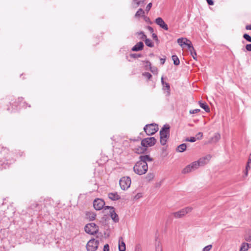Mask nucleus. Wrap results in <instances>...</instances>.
<instances>
[{
  "label": "nucleus",
  "mask_w": 251,
  "mask_h": 251,
  "mask_svg": "<svg viewBox=\"0 0 251 251\" xmlns=\"http://www.w3.org/2000/svg\"><path fill=\"white\" fill-rule=\"evenodd\" d=\"M152 160V158L149 155L140 156L139 161L135 164L133 167L134 172L139 175L145 174L148 169L147 162H151Z\"/></svg>",
  "instance_id": "obj_1"
},
{
  "label": "nucleus",
  "mask_w": 251,
  "mask_h": 251,
  "mask_svg": "<svg viewBox=\"0 0 251 251\" xmlns=\"http://www.w3.org/2000/svg\"><path fill=\"white\" fill-rule=\"evenodd\" d=\"M170 126L165 125L160 131V143L162 145L166 144L170 135Z\"/></svg>",
  "instance_id": "obj_2"
},
{
  "label": "nucleus",
  "mask_w": 251,
  "mask_h": 251,
  "mask_svg": "<svg viewBox=\"0 0 251 251\" xmlns=\"http://www.w3.org/2000/svg\"><path fill=\"white\" fill-rule=\"evenodd\" d=\"M144 130L148 135H151L155 134L158 131V126L156 124H149L144 127Z\"/></svg>",
  "instance_id": "obj_3"
},
{
  "label": "nucleus",
  "mask_w": 251,
  "mask_h": 251,
  "mask_svg": "<svg viewBox=\"0 0 251 251\" xmlns=\"http://www.w3.org/2000/svg\"><path fill=\"white\" fill-rule=\"evenodd\" d=\"M84 229L86 232L91 235L96 234L99 231L98 226L93 223L87 224Z\"/></svg>",
  "instance_id": "obj_4"
},
{
  "label": "nucleus",
  "mask_w": 251,
  "mask_h": 251,
  "mask_svg": "<svg viewBox=\"0 0 251 251\" xmlns=\"http://www.w3.org/2000/svg\"><path fill=\"white\" fill-rule=\"evenodd\" d=\"M99 241L95 239L90 240L87 245L86 249L87 251H96L98 248Z\"/></svg>",
  "instance_id": "obj_5"
},
{
  "label": "nucleus",
  "mask_w": 251,
  "mask_h": 251,
  "mask_svg": "<svg viewBox=\"0 0 251 251\" xmlns=\"http://www.w3.org/2000/svg\"><path fill=\"white\" fill-rule=\"evenodd\" d=\"M119 183L122 190H127L131 185V179L128 176L123 177L120 179Z\"/></svg>",
  "instance_id": "obj_6"
},
{
  "label": "nucleus",
  "mask_w": 251,
  "mask_h": 251,
  "mask_svg": "<svg viewBox=\"0 0 251 251\" xmlns=\"http://www.w3.org/2000/svg\"><path fill=\"white\" fill-rule=\"evenodd\" d=\"M192 209L193 208L191 207H187L178 211L172 213V215L176 218H180L185 216L186 214L191 212Z\"/></svg>",
  "instance_id": "obj_7"
},
{
  "label": "nucleus",
  "mask_w": 251,
  "mask_h": 251,
  "mask_svg": "<svg viewBox=\"0 0 251 251\" xmlns=\"http://www.w3.org/2000/svg\"><path fill=\"white\" fill-rule=\"evenodd\" d=\"M199 168V166L198 165V163H197L196 161H194L191 164L187 165L182 170V174H187L189 173H190L192 171H195V170Z\"/></svg>",
  "instance_id": "obj_8"
},
{
  "label": "nucleus",
  "mask_w": 251,
  "mask_h": 251,
  "mask_svg": "<svg viewBox=\"0 0 251 251\" xmlns=\"http://www.w3.org/2000/svg\"><path fill=\"white\" fill-rule=\"evenodd\" d=\"M156 142V140L155 138L149 137L143 139L141 142V145L144 147L148 148L154 145Z\"/></svg>",
  "instance_id": "obj_9"
},
{
  "label": "nucleus",
  "mask_w": 251,
  "mask_h": 251,
  "mask_svg": "<svg viewBox=\"0 0 251 251\" xmlns=\"http://www.w3.org/2000/svg\"><path fill=\"white\" fill-rule=\"evenodd\" d=\"M212 156L210 154H207L199 158L198 161H196L199 167L204 166L208 164Z\"/></svg>",
  "instance_id": "obj_10"
},
{
  "label": "nucleus",
  "mask_w": 251,
  "mask_h": 251,
  "mask_svg": "<svg viewBox=\"0 0 251 251\" xmlns=\"http://www.w3.org/2000/svg\"><path fill=\"white\" fill-rule=\"evenodd\" d=\"M105 204L104 201L101 199H97L94 200L93 202V206L94 208L97 210L101 209Z\"/></svg>",
  "instance_id": "obj_11"
},
{
  "label": "nucleus",
  "mask_w": 251,
  "mask_h": 251,
  "mask_svg": "<svg viewBox=\"0 0 251 251\" xmlns=\"http://www.w3.org/2000/svg\"><path fill=\"white\" fill-rule=\"evenodd\" d=\"M138 34L139 35H142V37L141 38V39L145 40V44L147 46L151 47V48H152L154 46L153 43L151 42V41L150 39H148L147 38L146 35L144 34V32H138Z\"/></svg>",
  "instance_id": "obj_12"
},
{
  "label": "nucleus",
  "mask_w": 251,
  "mask_h": 251,
  "mask_svg": "<svg viewBox=\"0 0 251 251\" xmlns=\"http://www.w3.org/2000/svg\"><path fill=\"white\" fill-rule=\"evenodd\" d=\"M155 23L164 30H168V27L167 25L165 24V23L161 18L158 17L156 18L155 20Z\"/></svg>",
  "instance_id": "obj_13"
},
{
  "label": "nucleus",
  "mask_w": 251,
  "mask_h": 251,
  "mask_svg": "<svg viewBox=\"0 0 251 251\" xmlns=\"http://www.w3.org/2000/svg\"><path fill=\"white\" fill-rule=\"evenodd\" d=\"M161 80L163 86V90L164 91V93H166V96L170 95V87L169 84L165 81V79Z\"/></svg>",
  "instance_id": "obj_14"
},
{
  "label": "nucleus",
  "mask_w": 251,
  "mask_h": 251,
  "mask_svg": "<svg viewBox=\"0 0 251 251\" xmlns=\"http://www.w3.org/2000/svg\"><path fill=\"white\" fill-rule=\"evenodd\" d=\"M126 244L124 241L123 238L120 237L119 239V251H126Z\"/></svg>",
  "instance_id": "obj_15"
},
{
  "label": "nucleus",
  "mask_w": 251,
  "mask_h": 251,
  "mask_svg": "<svg viewBox=\"0 0 251 251\" xmlns=\"http://www.w3.org/2000/svg\"><path fill=\"white\" fill-rule=\"evenodd\" d=\"M110 216L112 219L115 222H118L119 220L118 215L115 212V210L114 208H111V211H110Z\"/></svg>",
  "instance_id": "obj_16"
},
{
  "label": "nucleus",
  "mask_w": 251,
  "mask_h": 251,
  "mask_svg": "<svg viewBox=\"0 0 251 251\" xmlns=\"http://www.w3.org/2000/svg\"><path fill=\"white\" fill-rule=\"evenodd\" d=\"M144 44L143 42H139L136 44L132 48V50L134 51H138L143 50Z\"/></svg>",
  "instance_id": "obj_17"
},
{
  "label": "nucleus",
  "mask_w": 251,
  "mask_h": 251,
  "mask_svg": "<svg viewBox=\"0 0 251 251\" xmlns=\"http://www.w3.org/2000/svg\"><path fill=\"white\" fill-rule=\"evenodd\" d=\"M96 214L94 212L88 211L86 212V218L90 221H93L95 219Z\"/></svg>",
  "instance_id": "obj_18"
},
{
  "label": "nucleus",
  "mask_w": 251,
  "mask_h": 251,
  "mask_svg": "<svg viewBox=\"0 0 251 251\" xmlns=\"http://www.w3.org/2000/svg\"><path fill=\"white\" fill-rule=\"evenodd\" d=\"M108 198L112 201H116L120 199V196L117 193H110L108 195Z\"/></svg>",
  "instance_id": "obj_19"
},
{
  "label": "nucleus",
  "mask_w": 251,
  "mask_h": 251,
  "mask_svg": "<svg viewBox=\"0 0 251 251\" xmlns=\"http://www.w3.org/2000/svg\"><path fill=\"white\" fill-rule=\"evenodd\" d=\"M145 0H133L132 4L133 7L137 8L140 5L144 3Z\"/></svg>",
  "instance_id": "obj_20"
},
{
  "label": "nucleus",
  "mask_w": 251,
  "mask_h": 251,
  "mask_svg": "<svg viewBox=\"0 0 251 251\" xmlns=\"http://www.w3.org/2000/svg\"><path fill=\"white\" fill-rule=\"evenodd\" d=\"M251 245L247 243H243L241 245L240 251H247Z\"/></svg>",
  "instance_id": "obj_21"
},
{
  "label": "nucleus",
  "mask_w": 251,
  "mask_h": 251,
  "mask_svg": "<svg viewBox=\"0 0 251 251\" xmlns=\"http://www.w3.org/2000/svg\"><path fill=\"white\" fill-rule=\"evenodd\" d=\"M187 146L185 144L183 143L178 146L177 151L180 152H183L186 149Z\"/></svg>",
  "instance_id": "obj_22"
},
{
  "label": "nucleus",
  "mask_w": 251,
  "mask_h": 251,
  "mask_svg": "<svg viewBox=\"0 0 251 251\" xmlns=\"http://www.w3.org/2000/svg\"><path fill=\"white\" fill-rule=\"evenodd\" d=\"M199 104L201 108H203L206 112L209 111V108L208 105L205 102L199 101Z\"/></svg>",
  "instance_id": "obj_23"
},
{
  "label": "nucleus",
  "mask_w": 251,
  "mask_h": 251,
  "mask_svg": "<svg viewBox=\"0 0 251 251\" xmlns=\"http://www.w3.org/2000/svg\"><path fill=\"white\" fill-rule=\"evenodd\" d=\"M144 13H145V11L142 8H140L136 12V13L135 15V17L136 18H138L140 16H143L144 15Z\"/></svg>",
  "instance_id": "obj_24"
},
{
  "label": "nucleus",
  "mask_w": 251,
  "mask_h": 251,
  "mask_svg": "<svg viewBox=\"0 0 251 251\" xmlns=\"http://www.w3.org/2000/svg\"><path fill=\"white\" fill-rule=\"evenodd\" d=\"M186 41H187V39L186 38H180L177 39V43L181 47L184 45L185 44L184 42H186Z\"/></svg>",
  "instance_id": "obj_25"
},
{
  "label": "nucleus",
  "mask_w": 251,
  "mask_h": 251,
  "mask_svg": "<svg viewBox=\"0 0 251 251\" xmlns=\"http://www.w3.org/2000/svg\"><path fill=\"white\" fill-rule=\"evenodd\" d=\"M172 58L175 65H178L179 64V60L176 55H173Z\"/></svg>",
  "instance_id": "obj_26"
},
{
  "label": "nucleus",
  "mask_w": 251,
  "mask_h": 251,
  "mask_svg": "<svg viewBox=\"0 0 251 251\" xmlns=\"http://www.w3.org/2000/svg\"><path fill=\"white\" fill-rule=\"evenodd\" d=\"M184 43L185 44V45H186L188 47L189 50H194V48L192 46L191 42L190 40L187 39V41H186V42H184Z\"/></svg>",
  "instance_id": "obj_27"
},
{
  "label": "nucleus",
  "mask_w": 251,
  "mask_h": 251,
  "mask_svg": "<svg viewBox=\"0 0 251 251\" xmlns=\"http://www.w3.org/2000/svg\"><path fill=\"white\" fill-rule=\"evenodd\" d=\"M155 251H162V246L159 242L156 243Z\"/></svg>",
  "instance_id": "obj_28"
},
{
  "label": "nucleus",
  "mask_w": 251,
  "mask_h": 251,
  "mask_svg": "<svg viewBox=\"0 0 251 251\" xmlns=\"http://www.w3.org/2000/svg\"><path fill=\"white\" fill-rule=\"evenodd\" d=\"M154 177V175L152 173H149L148 174L146 177V179L148 181H151V180L153 179Z\"/></svg>",
  "instance_id": "obj_29"
},
{
  "label": "nucleus",
  "mask_w": 251,
  "mask_h": 251,
  "mask_svg": "<svg viewBox=\"0 0 251 251\" xmlns=\"http://www.w3.org/2000/svg\"><path fill=\"white\" fill-rule=\"evenodd\" d=\"M243 38L247 41L251 42V36H250L248 34H244L243 35Z\"/></svg>",
  "instance_id": "obj_30"
},
{
  "label": "nucleus",
  "mask_w": 251,
  "mask_h": 251,
  "mask_svg": "<svg viewBox=\"0 0 251 251\" xmlns=\"http://www.w3.org/2000/svg\"><path fill=\"white\" fill-rule=\"evenodd\" d=\"M185 141L186 142H194L196 141V138L194 137L187 138L185 139Z\"/></svg>",
  "instance_id": "obj_31"
},
{
  "label": "nucleus",
  "mask_w": 251,
  "mask_h": 251,
  "mask_svg": "<svg viewBox=\"0 0 251 251\" xmlns=\"http://www.w3.org/2000/svg\"><path fill=\"white\" fill-rule=\"evenodd\" d=\"M212 245H207L203 249L202 251H210L212 249Z\"/></svg>",
  "instance_id": "obj_32"
},
{
  "label": "nucleus",
  "mask_w": 251,
  "mask_h": 251,
  "mask_svg": "<svg viewBox=\"0 0 251 251\" xmlns=\"http://www.w3.org/2000/svg\"><path fill=\"white\" fill-rule=\"evenodd\" d=\"M190 50V51L191 52V54L192 55L193 58L196 59V57L197 56V53H196V52L195 49H194V50Z\"/></svg>",
  "instance_id": "obj_33"
},
{
  "label": "nucleus",
  "mask_w": 251,
  "mask_h": 251,
  "mask_svg": "<svg viewBox=\"0 0 251 251\" xmlns=\"http://www.w3.org/2000/svg\"><path fill=\"white\" fill-rule=\"evenodd\" d=\"M151 6H152V3H151V2L149 3L147 5V6H146V11L147 12H148L150 10V9H151Z\"/></svg>",
  "instance_id": "obj_34"
},
{
  "label": "nucleus",
  "mask_w": 251,
  "mask_h": 251,
  "mask_svg": "<svg viewBox=\"0 0 251 251\" xmlns=\"http://www.w3.org/2000/svg\"><path fill=\"white\" fill-rule=\"evenodd\" d=\"M200 111V109H195L192 110L190 111V113L191 114H196Z\"/></svg>",
  "instance_id": "obj_35"
},
{
  "label": "nucleus",
  "mask_w": 251,
  "mask_h": 251,
  "mask_svg": "<svg viewBox=\"0 0 251 251\" xmlns=\"http://www.w3.org/2000/svg\"><path fill=\"white\" fill-rule=\"evenodd\" d=\"M135 251H142V248L141 245H137L136 246L135 248Z\"/></svg>",
  "instance_id": "obj_36"
},
{
  "label": "nucleus",
  "mask_w": 251,
  "mask_h": 251,
  "mask_svg": "<svg viewBox=\"0 0 251 251\" xmlns=\"http://www.w3.org/2000/svg\"><path fill=\"white\" fill-rule=\"evenodd\" d=\"M145 77H147L148 78H150L151 77V75L149 73H145L143 74Z\"/></svg>",
  "instance_id": "obj_37"
},
{
  "label": "nucleus",
  "mask_w": 251,
  "mask_h": 251,
  "mask_svg": "<svg viewBox=\"0 0 251 251\" xmlns=\"http://www.w3.org/2000/svg\"><path fill=\"white\" fill-rule=\"evenodd\" d=\"M109 251V245L108 244H105L103 247V251Z\"/></svg>",
  "instance_id": "obj_38"
},
{
  "label": "nucleus",
  "mask_w": 251,
  "mask_h": 251,
  "mask_svg": "<svg viewBox=\"0 0 251 251\" xmlns=\"http://www.w3.org/2000/svg\"><path fill=\"white\" fill-rule=\"evenodd\" d=\"M152 37L155 41H158V37L155 33H153L152 34Z\"/></svg>",
  "instance_id": "obj_39"
},
{
  "label": "nucleus",
  "mask_w": 251,
  "mask_h": 251,
  "mask_svg": "<svg viewBox=\"0 0 251 251\" xmlns=\"http://www.w3.org/2000/svg\"><path fill=\"white\" fill-rule=\"evenodd\" d=\"M246 49L248 51H251V44H247L246 46Z\"/></svg>",
  "instance_id": "obj_40"
},
{
  "label": "nucleus",
  "mask_w": 251,
  "mask_h": 251,
  "mask_svg": "<svg viewBox=\"0 0 251 251\" xmlns=\"http://www.w3.org/2000/svg\"><path fill=\"white\" fill-rule=\"evenodd\" d=\"M197 139H201L202 137V132H199L198 134L197 135Z\"/></svg>",
  "instance_id": "obj_41"
},
{
  "label": "nucleus",
  "mask_w": 251,
  "mask_h": 251,
  "mask_svg": "<svg viewBox=\"0 0 251 251\" xmlns=\"http://www.w3.org/2000/svg\"><path fill=\"white\" fill-rule=\"evenodd\" d=\"M148 29L151 33H153V29L151 26H148Z\"/></svg>",
  "instance_id": "obj_42"
},
{
  "label": "nucleus",
  "mask_w": 251,
  "mask_h": 251,
  "mask_svg": "<svg viewBox=\"0 0 251 251\" xmlns=\"http://www.w3.org/2000/svg\"><path fill=\"white\" fill-rule=\"evenodd\" d=\"M206 1L209 5H212L214 4L212 0H206Z\"/></svg>",
  "instance_id": "obj_43"
},
{
  "label": "nucleus",
  "mask_w": 251,
  "mask_h": 251,
  "mask_svg": "<svg viewBox=\"0 0 251 251\" xmlns=\"http://www.w3.org/2000/svg\"><path fill=\"white\" fill-rule=\"evenodd\" d=\"M104 209L105 210L106 209H110V211H111V208H113V207L112 206H106L105 207L103 206Z\"/></svg>",
  "instance_id": "obj_44"
},
{
  "label": "nucleus",
  "mask_w": 251,
  "mask_h": 251,
  "mask_svg": "<svg viewBox=\"0 0 251 251\" xmlns=\"http://www.w3.org/2000/svg\"><path fill=\"white\" fill-rule=\"evenodd\" d=\"M245 240L248 242H250L251 241V236L246 237Z\"/></svg>",
  "instance_id": "obj_45"
},
{
  "label": "nucleus",
  "mask_w": 251,
  "mask_h": 251,
  "mask_svg": "<svg viewBox=\"0 0 251 251\" xmlns=\"http://www.w3.org/2000/svg\"><path fill=\"white\" fill-rule=\"evenodd\" d=\"M160 63L161 65L164 64L165 61V58H160Z\"/></svg>",
  "instance_id": "obj_46"
},
{
  "label": "nucleus",
  "mask_w": 251,
  "mask_h": 251,
  "mask_svg": "<svg viewBox=\"0 0 251 251\" xmlns=\"http://www.w3.org/2000/svg\"><path fill=\"white\" fill-rule=\"evenodd\" d=\"M246 29H247V30H251V25H246Z\"/></svg>",
  "instance_id": "obj_47"
},
{
  "label": "nucleus",
  "mask_w": 251,
  "mask_h": 251,
  "mask_svg": "<svg viewBox=\"0 0 251 251\" xmlns=\"http://www.w3.org/2000/svg\"><path fill=\"white\" fill-rule=\"evenodd\" d=\"M251 163V154H250L247 163L250 164Z\"/></svg>",
  "instance_id": "obj_48"
},
{
  "label": "nucleus",
  "mask_w": 251,
  "mask_h": 251,
  "mask_svg": "<svg viewBox=\"0 0 251 251\" xmlns=\"http://www.w3.org/2000/svg\"><path fill=\"white\" fill-rule=\"evenodd\" d=\"M250 164H247L246 165V170H247V171H248L250 169L251 167L250 166Z\"/></svg>",
  "instance_id": "obj_49"
},
{
  "label": "nucleus",
  "mask_w": 251,
  "mask_h": 251,
  "mask_svg": "<svg viewBox=\"0 0 251 251\" xmlns=\"http://www.w3.org/2000/svg\"><path fill=\"white\" fill-rule=\"evenodd\" d=\"M248 171L246 170V172L245 173V175L246 176H248Z\"/></svg>",
  "instance_id": "obj_50"
},
{
  "label": "nucleus",
  "mask_w": 251,
  "mask_h": 251,
  "mask_svg": "<svg viewBox=\"0 0 251 251\" xmlns=\"http://www.w3.org/2000/svg\"><path fill=\"white\" fill-rule=\"evenodd\" d=\"M138 32H137V34L138 36H140V39H141V38L142 37V35H139V34H138Z\"/></svg>",
  "instance_id": "obj_51"
},
{
  "label": "nucleus",
  "mask_w": 251,
  "mask_h": 251,
  "mask_svg": "<svg viewBox=\"0 0 251 251\" xmlns=\"http://www.w3.org/2000/svg\"><path fill=\"white\" fill-rule=\"evenodd\" d=\"M18 99H19V100H22V98H19Z\"/></svg>",
  "instance_id": "obj_52"
}]
</instances>
